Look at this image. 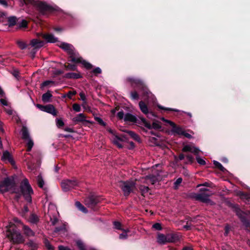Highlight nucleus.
Wrapping results in <instances>:
<instances>
[{
    "mask_svg": "<svg viewBox=\"0 0 250 250\" xmlns=\"http://www.w3.org/2000/svg\"><path fill=\"white\" fill-rule=\"evenodd\" d=\"M8 24L9 26H12L16 24L17 19L14 17H10L8 20Z\"/></svg>",
    "mask_w": 250,
    "mask_h": 250,
    "instance_id": "30",
    "label": "nucleus"
},
{
    "mask_svg": "<svg viewBox=\"0 0 250 250\" xmlns=\"http://www.w3.org/2000/svg\"><path fill=\"white\" fill-rule=\"evenodd\" d=\"M36 106L42 111H45V109L46 108V105H42L41 104H37Z\"/></svg>",
    "mask_w": 250,
    "mask_h": 250,
    "instance_id": "62",
    "label": "nucleus"
},
{
    "mask_svg": "<svg viewBox=\"0 0 250 250\" xmlns=\"http://www.w3.org/2000/svg\"><path fill=\"white\" fill-rule=\"evenodd\" d=\"M77 245L79 249V250H86L85 246L80 241L77 242Z\"/></svg>",
    "mask_w": 250,
    "mask_h": 250,
    "instance_id": "38",
    "label": "nucleus"
},
{
    "mask_svg": "<svg viewBox=\"0 0 250 250\" xmlns=\"http://www.w3.org/2000/svg\"><path fill=\"white\" fill-rule=\"evenodd\" d=\"M151 127L152 128H153L154 129H158L161 128V125L158 123L154 122L152 124V125H151Z\"/></svg>",
    "mask_w": 250,
    "mask_h": 250,
    "instance_id": "46",
    "label": "nucleus"
},
{
    "mask_svg": "<svg viewBox=\"0 0 250 250\" xmlns=\"http://www.w3.org/2000/svg\"><path fill=\"white\" fill-rule=\"evenodd\" d=\"M26 4H31L37 7L38 9L42 14L46 12H51L54 8L46 3L38 0H23Z\"/></svg>",
    "mask_w": 250,
    "mask_h": 250,
    "instance_id": "2",
    "label": "nucleus"
},
{
    "mask_svg": "<svg viewBox=\"0 0 250 250\" xmlns=\"http://www.w3.org/2000/svg\"><path fill=\"white\" fill-rule=\"evenodd\" d=\"M65 229V226L64 225H62V226L59 227V228H56L55 229V232H59L61 230H63Z\"/></svg>",
    "mask_w": 250,
    "mask_h": 250,
    "instance_id": "63",
    "label": "nucleus"
},
{
    "mask_svg": "<svg viewBox=\"0 0 250 250\" xmlns=\"http://www.w3.org/2000/svg\"><path fill=\"white\" fill-rule=\"evenodd\" d=\"M1 160L5 163H9L12 165H15L14 161L13 159L11 154L7 150L4 151L1 158Z\"/></svg>",
    "mask_w": 250,
    "mask_h": 250,
    "instance_id": "11",
    "label": "nucleus"
},
{
    "mask_svg": "<svg viewBox=\"0 0 250 250\" xmlns=\"http://www.w3.org/2000/svg\"><path fill=\"white\" fill-rule=\"evenodd\" d=\"M51 208H54V211H55V212H56L57 211H56V209L52 205H51L49 207L48 214L50 216V221L51 222L52 224L53 225H55L58 221V219L57 218V217H56V216H53L52 217L51 216V215L52 213L51 212Z\"/></svg>",
    "mask_w": 250,
    "mask_h": 250,
    "instance_id": "15",
    "label": "nucleus"
},
{
    "mask_svg": "<svg viewBox=\"0 0 250 250\" xmlns=\"http://www.w3.org/2000/svg\"><path fill=\"white\" fill-rule=\"evenodd\" d=\"M27 25V22L25 20H22L20 23L19 26L21 27H25Z\"/></svg>",
    "mask_w": 250,
    "mask_h": 250,
    "instance_id": "56",
    "label": "nucleus"
},
{
    "mask_svg": "<svg viewBox=\"0 0 250 250\" xmlns=\"http://www.w3.org/2000/svg\"><path fill=\"white\" fill-rule=\"evenodd\" d=\"M57 125L59 127H62L64 125V123L62 119H56Z\"/></svg>",
    "mask_w": 250,
    "mask_h": 250,
    "instance_id": "43",
    "label": "nucleus"
},
{
    "mask_svg": "<svg viewBox=\"0 0 250 250\" xmlns=\"http://www.w3.org/2000/svg\"><path fill=\"white\" fill-rule=\"evenodd\" d=\"M6 235L14 243H19L22 241V237L20 232L14 229L8 230Z\"/></svg>",
    "mask_w": 250,
    "mask_h": 250,
    "instance_id": "7",
    "label": "nucleus"
},
{
    "mask_svg": "<svg viewBox=\"0 0 250 250\" xmlns=\"http://www.w3.org/2000/svg\"><path fill=\"white\" fill-rule=\"evenodd\" d=\"M128 81L132 83H142V81L141 80L135 79L132 78H128Z\"/></svg>",
    "mask_w": 250,
    "mask_h": 250,
    "instance_id": "48",
    "label": "nucleus"
},
{
    "mask_svg": "<svg viewBox=\"0 0 250 250\" xmlns=\"http://www.w3.org/2000/svg\"><path fill=\"white\" fill-rule=\"evenodd\" d=\"M140 189L142 192V195H144L145 193L148 192L149 188L146 186H141L140 187Z\"/></svg>",
    "mask_w": 250,
    "mask_h": 250,
    "instance_id": "35",
    "label": "nucleus"
},
{
    "mask_svg": "<svg viewBox=\"0 0 250 250\" xmlns=\"http://www.w3.org/2000/svg\"><path fill=\"white\" fill-rule=\"evenodd\" d=\"M178 236L172 233H168L166 235L159 233L158 234L157 236V242L160 244L175 242L178 241Z\"/></svg>",
    "mask_w": 250,
    "mask_h": 250,
    "instance_id": "5",
    "label": "nucleus"
},
{
    "mask_svg": "<svg viewBox=\"0 0 250 250\" xmlns=\"http://www.w3.org/2000/svg\"><path fill=\"white\" fill-rule=\"evenodd\" d=\"M66 68L67 70H75L77 67L75 65L69 64L67 66H66Z\"/></svg>",
    "mask_w": 250,
    "mask_h": 250,
    "instance_id": "47",
    "label": "nucleus"
},
{
    "mask_svg": "<svg viewBox=\"0 0 250 250\" xmlns=\"http://www.w3.org/2000/svg\"><path fill=\"white\" fill-rule=\"evenodd\" d=\"M52 95L50 91H48L46 93L43 94L42 96V100L44 103H48L50 101V98Z\"/></svg>",
    "mask_w": 250,
    "mask_h": 250,
    "instance_id": "23",
    "label": "nucleus"
},
{
    "mask_svg": "<svg viewBox=\"0 0 250 250\" xmlns=\"http://www.w3.org/2000/svg\"><path fill=\"white\" fill-rule=\"evenodd\" d=\"M127 237V231L125 230L120 235V239H126Z\"/></svg>",
    "mask_w": 250,
    "mask_h": 250,
    "instance_id": "50",
    "label": "nucleus"
},
{
    "mask_svg": "<svg viewBox=\"0 0 250 250\" xmlns=\"http://www.w3.org/2000/svg\"><path fill=\"white\" fill-rule=\"evenodd\" d=\"M153 228L157 230H161L162 229L161 225L159 223H155L152 226Z\"/></svg>",
    "mask_w": 250,
    "mask_h": 250,
    "instance_id": "53",
    "label": "nucleus"
},
{
    "mask_svg": "<svg viewBox=\"0 0 250 250\" xmlns=\"http://www.w3.org/2000/svg\"><path fill=\"white\" fill-rule=\"evenodd\" d=\"M44 112H46L50 113L53 116H56L57 115V112L53 105L52 104H48L46 105V108Z\"/></svg>",
    "mask_w": 250,
    "mask_h": 250,
    "instance_id": "16",
    "label": "nucleus"
},
{
    "mask_svg": "<svg viewBox=\"0 0 250 250\" xmlns=\"http://www.w3.org/2000/svg\"><path fill=\"white\" fill-rule=\"evenodd\" d=\"M42 37L47 42L55 43L58 42V38L55 37L53 34H43Z\"/></svg>",
    "mask_w": 250,
    "mask_h": 250,
    "instance_id": "14",
    "label": "nucleus"
},
{
    "mask_svg": "<svg viewBox=\"0 0 250 250\" xmlns=\"http://www.w3.org/2000/svg\"><path fill=\"white\" fill-rule=\"evenodd\" d=\"M81 77L80 74L73 72L68 73L65 75V77L69 79H78Z\"/></svg>",
    "mask_w": 250,
    "mask_h": 250,
    "instance_id": "25",
    "label": "nucleus"
},
{
    "mask_svg": "<svg viewBox=\"0 0 250 250\" xmlns=\"http://www.w3.org/2000/svg\"><path fill=\"white\" fill-rule=\"evenodd\" d=\"M85 204L90 208H92L97 204V201L92 197H88L85 200Z\"/></svg>",
    "mask_w": 250,
    "mask_h": 250,
    "instance_id": "19",
    "label": "nucleus"
},
{
    "mask_svg": "<svg viewBox=\"0 0 250 250\" xmlns=\"http://www.w3.org/2000/svg\"><path fill=\"white\" fill-rule=\"evenodd\" d=\"M23 229L24 233L28 236H33L34 233L33 231L28 227L23 226Z\"/></svg>",
    "mask_w": 250,
    "mask_h": 250,
    "instance_id": "27",
    "label": "nucleus"
},
{
    "mask_svg": "<svg viewBox=\"0 0 250 250\" xmlns=\"http://www.w3.org/2000/svg\"><path fill=\"white\" fill-rule=\"evenodd\" d=\"M186 224L189 225L192 229L195 228L194 224L196 222L195 218L193 219H186Z\"/></svg>",
    "mask_w": 250,
    "mask_h": 250,
    "instance_id": "28",
    "label": "nucleus"
},
{
    "mask_svg": "<svg viewBox=\"0 0 250 250\" xmlns=\"http://www.w3.org/2000/svg\"><path fill=\"white\" fill-rule=\"evenodd\" d=\"M79 58L81 59V62H80L82 63L86 68L90 69L92 68V66L90 63L84 60H83L81 57H79ZM79 62H78L77 63Z\"/></svg>",
    "mask_w": 250,
    "mask_h": 250,
    "instance_id": "31",
    "label": "nucleus"
},
{
    "mask_svg": "<svg viewBox=\"0 0 250 250\" xmlns=\"http://www.w3.org/2000/svg\"><path fill=\"white\" fill-rule=\"evenodd\" d=\"M125 121L129 122L132 123H136L137 119L136 117L130 113H127L125 115L124 118Z\"/></svg>",
    "mask_w": 250,
    "mask_h": 250,
    "instance_id": "17",
    "label": "nucleus"
},
{
    "mask_svg": "<svg viewBox=\"0 0 250 250\" xmlns=\"http://www.w3.org/2000/svg\"><path fill=\"white\" fill-rule=\"evenodd\" d=\"M37 181L39 187L41 188H43L44 185V181L41 175L38 176Z\"/></svg>",
    "mask_w": 250,
    "mask_h": 250,
    "instance_id": "32",
    "label": "nucleus"
},
{
    "mask_svg": "<svg viewBox=\"0 0 250 250\" xmlns=\"http://www.w3.org/2000/svg\"><path fill=\"white\" fill-rule=\"evenodd\" d=\"M171 131L178 135H182L184 133V129L180 126H177L175 124L172 127Z\"/></svg>",
    "mask_w": 250,
    "mask_h": 250,
    "instance_id": "20",
    "label": "nucleus"
},
{
    "mask_svg": "<svg viewBox=\"0 0 250 250\" xmlns=\"http://www.w3.org/2000/svg\"><path fill=\"white\" fill-rule=\"evenodd\" d=\"M93 72L95 74H100L102 72V70L99 67H96L93 69Z\"/></svg>",
    "mask_w": 250,
    "mask_h": 250,
    "instance_id": "60",
    "label": "nucleus"
},
{
    "mask_svg": "<svg viewBox=\"0 0 250 250\" xmlns=\"http://www.w3.org/2000/svg\"><path fill=\"white\" fill-rule=\"evenodd\" d=\"M141 121L142 122L143 125L147 127L148 129L152 128L151 125L150 123H148L145 119H142Z\"/></svg>",
    "mask_w": 250,
    "mask_h": 250,
    "instance_id": "36",
    "label": "nucleus"
},
{
    "mask_svg": "<svg viewBox=\"0 0 250 250\" xmlns=\"http://www.w3.org/2000/svg\"><path fill=\"white\" fill-rule=\"evenodd\" d=\"M211 194H212L211 193H209L208 194L201 193L196 194L195 196V198L196 200L200 201L202 202L209 204L210 205H213L214 203L209 199V197Z\"/></svg>",
    "mask_w": 250,
    "mask_h": 250,
    "instance_id": "9",
    "label": "nucleus"
},
{
    "mask_svg": "<svg viewBox=\"0 0 250 250\" xmlns=\"http://www.w3.org/2000/svg\"><path fill=\"white\" fill-rule=\"evenodd\" d=\"M200 151L199 148L193 146L191 152L193 153L196 155H198Z\"/></svg>",
    "mask_w": 250,
    "mask_h": 250,
    "instance_id": "49",
    "label": "nucleus"
},
{
    "mask_svg": "<svg viewBox=\"0 0 250 250\" xmlns=\"http://www.w3.org/2000/svg\"><path fill=\"white\" fill-rule=\"evenodd\" d=\"M36 106L42 111H45V109L46 108V105H42L41 104H37Z\"/></svg>",
    "mask_w": 250,
    "mask_h": 250,
    "instance_id": "61",
    "label": "nucleus"
},
{
    "mask_svg": "<svg viewBox=\"0 0 250 250\" xmlns=\"http://www.w3.org/2000/svg\"><path fill=\"white\" fill-rule=\"evenodd\" d=\"M73 109L76 112H80L81 111V107L80 105L77 104H74L73 105Z\"/></svg>",
    "mask_w": 250,
    "mask_h": 250,
    "instance_id": "44",
    "label": "nucleus"
},
{
    "mask_svg": "<svg viewBox=\"0 0 250 250\" xmlns=\"http://www.w3.org/2000/svg\"><path fill=\"white\" fill-rule=\"evenodd\" d=\"M29 221L32 223H36L39 221V218L38 216L35 214H31L29 217Z\"/></svg>",
    "mask_w": 250,
    "mask_h": 250,
    "instance_id": "29",
    "label": "nucleus"
},
{
    "mask_svg": "<svg viewBox=\"0 0 250 250\" xmlns=\"http://www.w3.org/2000/svg\"><path fill=\"white\" fill-rule=\"evenodd\" d=\"M58 46L66 51L70 55L71 62H81V59L79 58V54L76 51L72 45L65 42H61L58 44Z\"/></svg>",
    "mask_w": 250,
    "mask_h": 250,
    "instance_id": "1",
    "label": "nucleus"
},
{
    "mask_svg": "<svg viewBox=\"0 0 250 250\" xmlns=\"http://www.w3.org/2000/svg\"><path fill=\"white\" fill-rule=\"evenodd\" d=\"M43 42L38 39H33L30 42V43L29 44L30 47H29L28 49H30L31 48H33V50H37L43 46Z\"/></svg>",
    "mask_w": 250,
    "mask_h": 250,
    "instance_id": "10",
    "label": "nucleus"
},
{
    "mask_svg": "<svg viewBox=\"0 0 250 250\" xmlns=\"http://www.w3.org/2000/svg\"><path fill=\"white\" fill-rule=\"evenodd\" d=\"M12 181L9 178H5L0 182V193L6 192L12 187Z\"/></svg>",
    "mask_w": 250,
    "mask_h": 250,
    "instance_id": "8",
    "label": "nucleus"
},
{
    "mask_svg": "<svg viewBox=\"0 0 250 250\" xmlns=\"http://www.w3.org/2000/svg\"><path fill=\"white\" fill-rule=\"evenodd\" d=\"M128 134L135 140H136L137 141H140V138L138 136V135H137L136 133H135L134 132L131 131H129L127 132Z\"/></svg>",
    "mask_w": 250,
    "mask_h": 250,
    "instance_id": "33",
    "label": "nucleus"
},
{
    "mask_svg": "<svg viewBox=\"0 0 250 250\" xmlns=\"http://www.w3.org/2000/svg\"><path fill=\"white\" fill-rule=\"evenodd\" d=\"M140 108L142 112L145 114L148 113V109L147 105L143 101H141L139 103Z\"/></svg>",
    "mask_w": 250,
    "mask_h": 250,
    "instance_id": "22",
    "label": "nucleus"
},
{
    "mask_svg": "<svg viewBox=\"0 0 250 250\" xmlns=\"http://www.w3.org/2000/svg\"><path fill=\"white\" fill-rule=\"evenodd\" d=\"M76 94V92L75 91H70L67 94V96L69 99H71L73 96Z\"/></svg>",
    "mask_w": 250,
    "mask_h": 250,
    "instance_id": "52",
    "label": "nucleus"
},
{
    "mask_svg": "<svg viewBox=\"0 0 250 250\" xmlns=\"http://www.w3.org/2000/svg\"><path fill=\"white\" fill-rule=\"evenodd\" d=\"M117 117L119 119H123V118H125V116L124 115V112L123 111H119L118 113H117Z\"/></svg>",
    "mask_w": 250,
    "mask_h": 250,
    "instance_id": "51",
    "label": "nucleus"
},
{
    "mask_svg": "<svg viewBox=\"0 0 250 250\" xmlns=\"http://www.w3.org/2000/svg\"><path fill=\"white\" fill-rule=\"evenodd\" d=\"M145 182L148 184L149 183H151V184H154L157 181V178L155 176H147L145 179Z\"/></svg>",
    "mask_w": 250,
    "mask_h": 250,
    "instance_id": "18",
    "label": "nucleus"
},
{
    "mask_svg": "<svg viewBox=\"0 0 250 250\" xmlns=\"http://www.w3.org/2000/svg\"><path fill=\"white\" fill-rule=\"evenodd\" d=\"M97 121L102 125L105 126L106 124L103 121V120L100 118H96Z\"/></svg>",
    "mask_w": 250,
    "mask_h": 250,
    "instance_id": "57",
    "label": "nucleus"
},
{
    "mask_svg": "<svg viewBox=\"0 0 250 250\" xmlns=\"http://www.w3.org/2000/svg\"><path fill=\"white\" fill-rule=\"evenodd\" d=\"M59 250H71L68 247L60 246L59 247Z\"/></svg>",
    "mask_w": 250,
    "mask_h": 250,
    "instance_id": "64",
    "label": "nucleus"
},
{
    "mask_svg": "<svg viewBox=\"0 0 250 250\" xmlns=\"http://www.w3.org/2000/svg\"><path fill=\"white\" fill-rule=\"evenodd\" d=\"M18 44L21 49H24L27 46L25 42L22 41H18Z\"/></svg>",
    "mask_w": 250,
    "mask_h": 250,
    "instance_id": "37",
    "label": "nucleus"
},
{
    "mask_svg": "<svg viewBox=\"0 0 250 250\" xmlns=\"http://www.w3.org/2000/svg\"><path fill=\"white\" fill-rule=\"evenodd\" d=\"M143 97L145 100H149V99L153 100L155 98L154 95L148 90L144 92Z\"/></svg>",
    "mask_w": 250,
    "mask_h": 250,
    "instance_id": "21",
    "label": "nucleus"
},
{
    "mask_svg": "<svg viewBox=\"0 0 250 250\" xmlns=\"http://www.w3.org/2000/svg\"><path fill=\"white\" fill-rule=\"evenodd\" d=\"M75 205L77 208L84 213H87V210L86 208L79 202L77 201L75 203Z\"/></svg>",
    "mask_w": 250,
    "mask_h": 250,
    "instance_id": "26",
    "label": "nucleus"
},
{
    "mask_svg": "<svg viewBox=\"0 0 250 250\" xmlns=\"http://www.w3.org/2000/svg\"><path fill=\"white\" fill-rule=\"evenodd\" d=\"M131 97L133 99H138V94L135 91L131 93Z\"/></svg>",
    "mask_w": 250,
    "mask_h": 250,
    "instance_id": "54",
    "label": "nucleus"
},
{
    "mask_svg": "<svg viewBox=\"0 0 250 250\" xmlns=\"http://www.w3.org/2000/svg\"><path fill=\"white\" fill-rule=\"evenodd\" d=\"M109 131L113 134V136L111 138V140L113 143L116 145L119 148H122L123 146L121 144V142L123 141V139L114 134L112 130L109 129Z\"/></svg>",
    "mask_w": 250,
    "mask_h": 250,
    "instance_id": "12",
    "label": "nucleus"
},
{
    "mask_svg": "<svg viewBox=\"0 0 250 250\" xmlns=\"http://www.w3.org/2000/svg\"><path fill=\"white\" fill-rule=\"evenodd\" d=\"M196 160L198 163L201 165H205L206 164L205 161L203 158L200 157L199 156L196 157Z\"/></svg>",
    "mask_w": 250,
    "mask_h": 250,
    "instance_id": "42",
    "label": "nucleus"
},
{
    "mask_svg": "<svg viewBox=\"0 0 250 250\" xmlns=\"http://www.w3.org/2000/svg\"><path fill=\"white\" fill-rule=\"evenodd\" d=\"M21 190L25 199L27 202L31 203V195L33 194V190L27 179H24L21 183Z\"/></svg>",
    "mask_w": 250,
    "mask_h": 250,
    "instance_id": "3",
    "label": "nucleus"
},
{
    "mask_svg": "<svg viewBox=\"0 0 250 250\" xmlns=\"http://www.w3.org/2000/svg\"><path fill=\"white\" fill-rule=\"evenodd\" d=\"M53 82L51 81H46L42 83V87H45L48 85L50 83H53Z\"/></svg>",
    "mask_w": 250,
    "mask_h": 250,
    "instance_id": "55",
    "label": "nucleus"
},
{
    "mask_svg": "<svg viewBox=\"0 0 250 250\" xmlns=\"http://www.w3.org/2000/svg\"><path fill=\"white\" fill-rule=\"evenodd\" d=\"M182 178H178L176 181L174 183V187L175 188H177L179 185L182 183Z\"/></svg>",
    "mask_w": 250,
    "mask_h": 250,
    "instance_id": "45",
    "label": "nucleus"
},
{
    "mask_svg": "<svg viewBox=\"0 0 250 250\" xmlns=\"http://www.w3.org/2000/svg\"><path fill=\"white\" fill-rule=\"evenodd\" d=\"M22 138L25 140L30 138L27 129L25 127H23L21 130Z\"/></svg>",
    "mask_w": 250,
    "mask_h": 250,
    "instance_id": "24",
    "label": "nucleus"
},
{
    "mask_svg": "<svg viewBox=\"0 0 250 250\" xmlns=\"http://www.w3.org/2000/svg\"><path fill=\"white\" fill-rule=\"evenodd\" d=\"M114 226L115 228L116 229H121V223L120 222H114Z\"/></svg>",
    "mask_w": 250,
    "mask_h": 250,
    "instance_id": "58",
    "label": "nucleus"
},
{
    "mask_svg": "<svg viewBox=\"0 0 250 250\" xmlns=\"http://www.w3.org/2000/svg\"><path fill=\"white\" fill-rule=\"evenodd\" d=\"M186 158L188 163H192L193 160V158L191 155H188L186 156Z\"/></svg>",
    "mask_w": 250,
    "mask_h": 250,
    "instance_id": "59",
    "label": "nucleus"
},
{
    "mask_svg": "<svg viewBox=\"0 0 250 250\" xmlns=\"http://www.w3.org/2000/svg\"><path fill=\"white\" fill-rule=\"evenodd\" d=\"M213 163L215 166L219 168L220 170L224 171L225 169L222 164L219 162L214 161Z\"/></svg>",
    "mask_w": 250,
    "mask_h": 250,
    "instance_id": "41",
    "label": "nucleus"
},
{
    "mask_svg": "<svg viewBox=\"0 0 250 250\" xmlns=\"http://www.w3.org/2000/svg\"><path fill=\"white\" fill-rule=\"evenodd\" d=\"M193 146L190 145H186L184 146L182 149V151L184 152L189 151L191 152L192 150Z\"/></svg>",
    "mask_w": 250,
    "mask_h": 250,
    "instance_id": "40",
    "label": "nucleus"
},
{
    "mask_svg": "<svg viewBox=\"0 0 250 250\" xmlns=\"http://www.w3.org/2000/svg\"><path fill=\"white\" fill-rule=\"evenodd\" d=\"M118 186L122 189L124 195L127 196L133 191L135 184L132 181H120L118 183Z\"/></svg>",
    "mask_w": 250,
    "mask_h": 250,
    "instance_id": "4",
    "label": "nucleus"
},
{
    "mask_svg": "<svg viewBox=\"0 0 250 250\" xmlns=\"http://www.w3.org/2000/svg\"><path fill=\"white\" fill-rule=\"evenodd\" d=\"M86 118L84 114L80 113L72 119V121L76 124L83 122H88L86 120Z\"/></svg>",
    "mask_w": 250,
    "mask_h": 250,
    "instance_id": "13",
    "label": "nucleus"
},
{
    "mask_svg": "<svg viewBox=\"0 0 250 250\" xmlns=\"http://www.w3.org/2000/svg\"><path fill=\"white\" fill-rule=\"evenodd\" d=\"M44 244H45L46 247L47 248V249L48 250H54L53 247L50 244L49 242L47 240L45 239L44 240Z\"/></svg>",
    "mask_w": 250,
    "mask_h": 250,
    "instance_id": "39",
    "label": "nucleus"
},
{
    "mask_svg": "<svg viewBox=\"0 0 250 250\" xmlns=\"http://www.w3.org/2000/svg\"><path fill=\"white\" fill-rule=\"evenodd\" d=\"M26 141H27V151H30L31 150V149L34 145V143H33V141L31 139V138L27 139Z\"/></svg>",
    "mask_w": 250,
    "mask_h": 250,
    "instance_id": "34",
    "label": "nucleus"
},
{
    "mask_svg": "<svg viewBox=\"0 0 250 250\" xmlns=\"http://www.w3.org/2000/svg\"><path fill=\"white\" fill-rule=\"evenodd\" d=\"M78 186L79 182L75 179H65L61 182V187L64 191H68Z\"/></svg>",
    "mask_w": 250,
    "mask_h": 250,
    "instance_id": "6",
    "label": "nucleus"
}]
</instances>
